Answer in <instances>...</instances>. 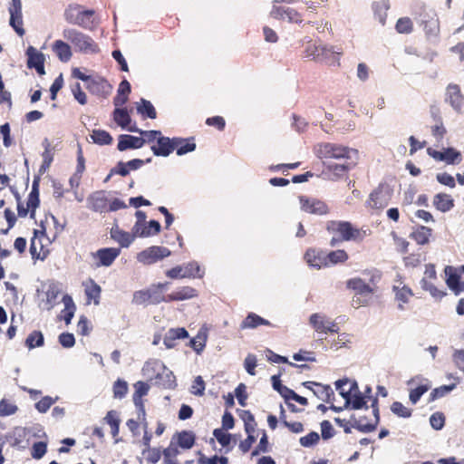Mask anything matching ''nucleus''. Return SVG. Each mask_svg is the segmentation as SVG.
<instances>
[{
	"label": "nucleus",
	"mask_w": 464,
	"mask_h": 464,
	"mask_svg": "<svg viewBox=\"0 0 464 464\" xmlns=\"http://www.w3.org/2000/svg\"><path fill=\"white\" fill-rule=\"evenodd\" d=\"M65 21L73 25H78L86 30H93L98 24L95 11L93 9H83L78 4L69 5L63 13Z\"/></svg>",
	"instance_id": "1"
},
{
	"label": "nucleus",
	"mask_w": 464,
	"mask_h": 464,
	"mask_svg": "<svg viewBox=\"0 0 464 464\" xmlns=\"http://www.w3.org/2000/svg\"><path fill=\"white\" fill-rule=\"evenodd\" d=\"M325 228L330 234L338 235L343 241L361 242L369 235V229L356 227L351 222L343 220H329Z\"/></svg>",
	"instance_id": "2"
},
{
	"label": "nucleus",
	"mask_w": 464,
	"mask_h": 464,
	"mask_svg": "<svg viewBox=\"0 0 464 464\" xmlns=\"http://www.w3.org/2000/svg\"><path fill=\"white\" fill-rule=\"evenodd\" d=\"M169 282L152 284L150 287L134 292L132 303L137 305L159 304L168 303L165 289Z\"/></svg>",
	"instance_id": "3"
},
{
	"label": "nucleus",
	"mask_w": 464,
	"mask_h": 464,
	"mask_svg": "<svg viewBox=\"0 0 464 464\" xmlns=\"http://www.w3.org/2000/svg\"><path fill=\"white\" fill-rule=\"evenodd\" d=\"M63 37L69 41L76 52L94 54L100 52L98 44L90 35L74 28H67L63 32Z\"/></svg>",
	"instance_id": "4"
},
{
	"label": "nucleus",
	"mask_w": 464,
	"mask_h": 464,
	"mask_svg": "<svg viewBox=\"0 0 464 464\" xmlns=\"http://www.w3.org/2000/svg\"><path fill=\"white\" fill-rule=\"evenodd\" d=\"M315 153L322 160H350L351 154L357 150L338 143L324 142L316 146Z\"/></svg>",
	"instance_id": "5"
},
{
	"label": "nucleus",
	"mask_w": 464,
	"mask_h": 464,
	"mask_svg": "<svg viewBox=\"0 0 464 464\" xmlns=\"http://www.w3.org/2000/svg\"><path fill=\"white\" fill-rule=\"evenodd\" d=\"M16 198L18 200L17 204V212L18 216L21 218H24L27 216L28 212H30L31 218L34 217L35 209L38 208L40 204L39 198V178H35L33 181L31 192L28 195L26 207H24L23 203L20 201L19 195H16Z\"/></svg>",
	"instance_id": "6"
},
{
	"label": "nucleus",
	"mask_w": 464,
	"mask_h": 464,
	"mask_svg": "<svg viewBox=\"0 0 464 464\" xmlns=\"http://www.w3.org/2000/svg\"><path fill=\"white\" fill-rule=\"evenodd\" d=\"M391 191L388 185L381 183L369 195L366 206L372 209L380 210L384 208L391 200Z\"/></svg>",
	"instance_id": "7"
},
{
	"label": "nucleus",
	"mask_w": 464,
	"mask_h": 464,
	"mask_svg": "<svg viewBox=\"0 0 464 464\" xmlns=\"http://www.w3.org/2000/svg\"><path fill=\"white\" fill-rule=\"evenodd\" d=\"M171 255V251L160 246H150L137 255V260L144 265L154 264Z\"/></svg>",
	"instance_id": "8"
},
{
	"label": "nucleus",
	"mask_w": 464,
	"mask_h": 464,
	"mask_svg": "<svg viewBox=\"0 0 464 464\" xmlns=\"http://www.w3.org/2000/svg\"><path fill=\"white\" fill-rule=\"evenodd\" d=\"M301 209L306 213L324 216L330 212L329 206L323 200L306 196H299Z\"/></svg>",
	"instance_id": "9"
},
{
	"label": "nucleus",
	"mask_w": 464,
	"mask_h": 464,
	"mask_svg": "<svg viewBox=\"0 0 464 464\" xmlns=\"http://www.w3.org/2000/svg\"><path fill=\"white\" fill-rule=\"evenodd\" d=\"M271 17L277 20H286L292 24H301L304 19V15L293 7L278 6L274 5L270 11Z\"/></svg>",
	"instance_id": "10"
},
{
	"label": "nucleus",
	"mask_w": 464,
	"mask_h": 464,
	"mask_svg": "<svg viewBox=\"0 0 464 464\" xmlns=\"http://www.w3.org/2000/svg\"><path fill=\"white\" fill-rule=\"evenodd\" d=\"M355 163L350 160H343V163H327L322 172L328 179L338 180L343 179L353 168Z\"/></svg>",
	"instance_id": "11"
},
{
	"label": "nucleus",
	"mask_w": 464,
	"mask_h": 464,
	"mask_svg": "<svg viewBox=\"0 0 464 464\" xmlns=\"http://www.w3.org/2000/svg\"><path fill=\"white\" fill-rule=\"evenodd\" d=\"M461 266L457 268L451 266H447L444 269L446 284L448 287L455 293V295L464 292V286L462 285L463 274H461Z\"/></svg>",
	"instance_id": "12"
},
{
	"label": "nucleus",
	"mask_w": 464,
	"mask_h": 464,
	"mask_svg": "<svg viewBox=\"0 0 464 464\" xmlns=\"http://www.w3.org/2000/svg\"><path fill=\"white\" fill-rule=\"evenodd\" d=\"M437 273L435 269V266L432 264H428L425 266L424 277L421 279L420 284L423 290L430 292V294L435 298H442L446 294L445 292L438 289L433 283L432 280H435L437 277Z\"/></svg>",
	"instance_id": "13"
},
{
	"label": "nucleus",
	"mask_w": 464,
	"mask_h": 464,
	"mask_svg": "<svg viewBox=\"0 0 464 464\" xmlns=\"http://www.w3.org/2000/svg\"><path fill=\"white\" fill-rule=\"evenodd\" d=\"M120 254L121 248L104 247L98 249L92 256L96 260L95 266L100 267L111 266Z\"/></svg>",
	"instance_id": "14"
},
{
	"label": "nucleus",
	"mask_w": 464,
	"mask_h": 464,
	"mask_svg": "<svg viewBox=\"0 0 464 464\" xmlns=\"http://www.w3.org/2000/svg\"><path fill=\"white\" fill-rule=\"evenodd\" d=\"M303 386L312 391L314 396L319 400L326 403L333 402L334 392L330 385L322 384L316 382H303Z\"/></svg>",
	"instance_id": "15"
},
{
	"label": "nucleus",
	"mask_w": 464,
	"mask_h": 464,
	"mask_svg": "<svg viewBox=\"0 0 464 464\" xmlns=\"http://www.w3.org/2000/svg\"><path fill=\"white\" fill-rule=\"evenodd\" d=\"M309 322L314 331L319 334H337L339 332V326L335 322H331L319 314H313L309 318Z\"/></svg>",
	"instance_id": "16"
},
{
	"label": "nucleus",
	"mask_w": 464,
	"mask_h": 464,
	"mask_svg": "<svg viewBox=\"0 0 464 464\" xmlns=\"http://www.w3.org/2000/svg\"><path fill=\"white\" fill-rule=\"evenodd\" d=\"M134 393L132 395L133 403L137 409V414L140 418L144 419V401L142 398L149 392L150 386L147 382L139 381L134 383Z\"/></svg>",
	"instance_id": "17"
},
{
	"label": "nucleus",
	"mask_w": 464,
	"mask_h": 464,
	"mask_svg": "<svg viewBox=\"0 0 464 464\" xmlns=\"http://www.w3.org/2000/svg\"><path fill=\"white\" fill-rule=\"evenodd\" d=\"M27 54V66L32 69L34 68L39 75L45 73L44 70V56L42 53L38 52L34 47L29 46L26 50Z\"/></svg>",
	"instance_id": "18"
},
{
	"label": "nucleus",
	"mask_w": 464,
	"mask_h": 464,
	"mask_svg": "<svg viewBox=\"0 0 464 464\" xmlns=\"http://www.w3.org/2000/svg\"><path fill=\"white\" fill-rule=\"evenodd\" d=\"M174 138L165 137L160 133L157 140V143L150 147L155 156L168 157L173 151Z\"/></svg>",
	"instance_id": "19"
},
{
	"label": "nucleus",
	"mask_w": 464,
	"mask_h": 464,
	"mask_svg": "<svg viewBox=\"0 0 464 464\" xmlns=\"http://www.w3.org/2000/svg\"><path fill=\"white\" fill-rule=\"evenodd\" d=\"M446 95V101L450 102L454 110L461 111L464 109V97L459 85L450 84L447 87Z\"/></svg>",
	"instance_id": "20"
},
{
	"label": "nucleus",
	"mask_w": 464,
	"mask_h": 464,
	"mask_svg": "<svg viewBox=\"0 0 464 464\" xmlns=\"http://www.w3.org/2000/svg\"><path fill=\"white\" fill-rule=\"evenodd\" d=\"M304 259L314 267L321 268L328 266L326 253L320 249H307L304 254Z\"/></svg>",
	"instance_id": "21"
},
{
	"label": "nucleus",
	"mask_w": 464,
	"mask_h": 464,
	"mask_svg": "<svg viewBox=\"0 0 464 464\" xmlns=\"http://www.w3.org/2000/svg\"><path fill=\"white\" fill-rule=\"evenodd\" d=\"M198 295V292L192 286L184 285L172 293L167 295L168 303L184 301L195 298Z\"/></svg>",
	"instance_id": "22"
},
{
	"label": "nucleus",
	"mask_w": 464,
	"mask_h": 464,
	"mask_svg": "<svg viewBox=\"0 0 464 464\" xmlns=\"http://www.w3.org/2000/svg\"><path fill=\"white\" fill-rule=\"evenodd\" d=\"M145 144V140L140 137H135L128 134H121L119 136V141L117 145V149L120 151H124L127 150H135L140 149Z\"/></svg>",
	"instance_id": "23"
},
{
	"label": "nucleus",
	"mask_w": 464,
	"mask_h": 464,
	"mask_svg": "<svg viewBox=\"0 0 464 464\" xmlns=\"http://www.w3.org/2000/svg\"><path fill=\"white\" fill-rule=\"evenodd\" d=\"M188 337V333L184 327L170 328L165 334L163 343L166 348L172 349L176 347L177 341Z\"/></svg>",
	"instance_id": "24"
},
{
	"label": "nucleus",
	"mask_w": 464,
	"mask_h": 464,
	"mask_svg": "<svg viewBox=\"0 0 464 464\" xmlns=\"http://www.w3.org/2000/svg\"><path fill=\"white\" fill-rule=\"evenodd\" d=\"M84 285V293L86 295V303L90 304L92 302L98 305L100 304L102 288L101 286L92 278H90Z\"/></svg>",
	"instance_id": "25"
},
{
	"label": "nucleus",
	"mask_w": 464,
	"mask_h": 464,
	"mask_svg": "<svg viewBox=\"0 0 464 464\" xmlns=\"http://www.w3.org/2000/svg\"><path fill=\"white\" fill-rule=\"evenodd\" d=\"M111 237L118 242L121 247H129L134 239L139 237L132 230L130 233L116 227L111 229Z\"/></svg>",
	"instance_id": "26"
},
{
	"label": "nucleus",
	"mask_w": 464,
	"mask_h": 464,
	"mask_svg": "<svg viewBox=\"0 0 464 464\" xmlns=\"http://www.w3.org/2000/svg\"><path fill=\"white\" fill-rule=\"evenodd\" d=\"M195 435L192 431L189 430H182L180 432H177L171 440L174 441V445L177 447H180L184 450L191 449L195 444Z\"/></svg>",
	"instance_id": "27"
},
{
	"label": "nucleus",
	"mask_w": 464,
	"mask_h": 464,
	"mask_svg": "<svg viewBox=\"0 0 464 464\" xmlns=\"http://www.w3.org/2000/svg\"><path fill=\"white\" fill-rule=\"evenodd\" d=\"M87 89L92 94L107 96L112 87L105 79H92L90 82H88Z\"/></svg>",
	"instance_id": "28"
},
{
	"label": "nucleus",
	"mask_w": 464,
	"mask_h": 464,
	"mask_svg": "<svg viewBox=\"0 0 464 464\" xmlns=\"http://www.w3.org/2000/svg\"><path fill=\"white\" fill-rule=\"evenodd\" d=\"M346 285L348 288L355 292L356 296H370L372 294V288L360 277L349 279Z\"/></svg>",
	"instance_id": "29"
},
{
	"label": "nucleus",
	"mask_w": 464,
	"mask_h": 464,
	"mask_svg": "<svg viewBox=\"0 0 464 464\" xmlns=\"http://www.w3.org/2000/svg\"><path fill=\"white\" fill-rule=\"evenodd\" d=\"M433 230L425 226H418L411 234L410 237L414 240L418 245H428L432 237Z\"/></svg>",
	"instance_id": "30"
},
{
	"label": "nucleus",
	"mask_w": 464,
	"mask_h": 464,
	"mask_svg": "<svg viewBox=\"0 0 464 464\" xmlns=\"http://www.w3.org/2000/svg\"><path fill=\"white\" fill-rule=\"evenodd\" d=\"M174 150H176L177 154L179 156L194 151L196 150L195 139L193 137L187 139L175 137Z\"/></svg>",
	"instance_id": "31"
},
{
	"label": "nucleus",
	"mask_w": 464,
	"mask_h": 464,
	"mask_svg": "<svg viewBox=\"0 0 464 464\" xmlns=\"http://www.w3.org/2000/svg\"><path fill=\"white\" fill-rule=\"evenodd\" d=\"M52 50L61 62L66 63L72 58L71 46L63 40H56L52 45Z\"/></svg>",
	"instance_id": "32"
},
{
	"label": "nucleus",
	"mask_w": 464,
	"mask_h": 464,
	"mask_svg": "<svg viewBox=\"0 0 464 464\" xmlns=\"http://www.w3.org/2000/svg\"><path fill=\"white\" fill-rule=\"evenodd\" d=\"M372 8L375 19H377L382 25H385L387 12L390 9V1H373Z\"/></svg>",
	"instance_id": "33"
},
{
	"label": "nucleus",
	"mask_w": 464,
	"mask_h": 464,
	"mask_svg": "<svg viewBox=\"0 0 464 464\" xmlns=\"http://www.w3.org/2000/svg\"><path fill=\"white\" fill-rule=\"evenodd\" d=\"M259 325L270 326L271 323L255 313H249L240 324L241 329L256 328Z\"/></svg>",
	"instance_id": "34"
},
{
	"label": "nucleus",
	"mask_w": 464,
	"mask_h": 464,
	"mask_svg": "<svg viewBox=\"0 0 464 464\" xmlns=\"http://www.w3.org/2000/svg\"><path fill=\"white\" fill-rule=\"evenodd\" d=\"M433 205L438 210L447 212L454 207V200L450 195L439 193L434 196Z\"/></svg>",
	"instance_id": "35"
},
{
	"label": "nucleus",
	"mask_w": 464,
	"mask_h": 464,
	"mask_svg": "<svg viewBox=\"0 0 464 464\" xmlns=\"http://www.w3.org/2000/svg\"><path fill=\"white\" fill-rule=\"evenodd\" d=\"M421 25L427 37H436L440 34V22L439 19L433 15L429 16L427 19L421 21Z\"/></svg>",
	"instance_id": "36"
},
{
	"label": "nucleus",
	"mask_w": 464,
	"mask_h": 464,
	"mask_svg": "<svg viewBox=\"0 0 464 464\" xmlns=\"http://www.w3.org/2000/svg\"><path fill=\"white\" fill-rule=\"evenodd\" d=\"M63 303L64 304V308L61 312V316L64 320L65 324H69L74 315L76 306L72 296L69 295H63Z\"/></svg>",
	"instance_id": "37"
},
{
	"label": "nucleus",
	"mask_w": 464,
	"mask_h": 464,
	"mask_svg": "<svg viewBox=\"0 0 464 464\" xmlns=\"http://www.w3.org/2000/svg\"><path fill=\"white\" fill-rule=\"evenodd\" d=\"M304 50L302 51L301 56L311 61L317 62L319 58L320 45H317L313 40L309 39L302 43Z\"/></svg>",
	"instance_id": "38"
},
{
	"label": "nucleus",
	"mask_w": 464,
	"mask_h": 464,
	"mask_svg": "<svg viewBox=\"0 0 464 464\" xmlns=\"http://www.w3.org/2000/svg\"><path fill=\"white\" fill-rule=\"evenodd\" d=\"M161 226L157 220H150L144 224L139 232L136 234L139 237H149L158 235L160 232Z\"/></svg>",
	"instance_id": "39"
},
{
	"label": "nucleus",
	"mask_w": 464,
	"mask_h": 464,
	"mask_svg": "<svg viewBox=\"0 0 464 464\" xmlns=\"http://www.w3.org/2000/svg\"><path fill=\"white\" fill-rule=\"evenodd\" d=\"M39 235L41 237L44 236V232H40L37 229L34 230V237L31 239L30 244V253L33 258H41V252L43 250V245L41 243V239L39 238ZM44 258V256H42V259Z\"/></svg>",
	"instance_id": "40"
},
{
	"label": "nucleus",
	"mask_w": 464,
	"mask_h": 464,
	"mask_svg": "<svg viewBox=\"0 0 464 464\" xmlns=\"http://www.w3.org/2000/svg\"><path fill=\"white\" fill-rule=\"evenodd\" d=\"M103 420L110 425L111 432L113 438L117 437L120 431L121 420L116 411H109Z\"/></svg>",
	"instance_id": "41"
},
{
	"label": "nucleus",
	"mask_w": 464,
	"mask_h": 464,
	"mask_svg": "<svg viewBox=\"0 0 464 464\" xmlns=\"http://www.w3.org/2000/svg\"><path fill=\"white\" fill-rule=\"evenodd\" d=\"M114 121L122 129L130 127L131 118L126 109L116 108L113 111Z\"/></svg>",
	"instance_id": "42"
},
{
	"label": "nucleus",
	"mask_w": 464,
	"mask_h": 464,
	"mask_svg": "<svg viewBox=\"0 0 464 464\" xmlns=\"http://www.w3.org/2000/svg\"><path fill=\"white\" fill-rule=\"evenodd\" d=\"M349 258L347 252L343 249L334 250L326 253L328 266L345 263Z\"/></svg>",
	"instance_id": "43"
},
{
	"label": "nucleus",
	"mask_w": 464,
	"mask_h": 464,
	"mask_svg": "<svg viewBox=\"0 0 464 464\" xmlns=\"http://www.w3.org/2000/svg\"><path fill=\"white\" fill-rule=\"evenodd\" d=\"M137 111L143 118L156 119L157 111L150 101L145 99L140 100V103L137 106Z\"/></svg>",
	"instance_id": "44"
},
{
	"label": "nucleus",
	"mask_w": 464,
	"mask_h": 464,
	"mask_svg": "<svg viewBox=\"0 0 464 464\" xmlns=\"http://www.w3.org/2000/svg\"><path fill=\"white\" fill-rule=\"evenodd\" d=\"M179 454V450L174 441L171 440L169 447L163 450V463L164 464H179L177 460V456Z\"/></svg>",
	"instance_id": "45"
},
{
	"label": "nucleus",
	"mask_w": 464,
	"mask_h": 464,
	"mask_svg": "<svg viewBox=\"0 0 464 464\" xmlns=\"http://www.w3.org/2000/svg\"><path fill=\"white\" fill-rule=\"evenodd\" d=\"M92 141L98 145H110L112 143L111 135L104 130H93L91 135Z\"/></svg>",
	"instance_id": "46"
},
{
	"label": "nucleus",
	"mask_w": 464,
	"mask_h": 464,
	"mask_svg": "<svg viewBox=\"0 0 464 464\" xmlns=\"http://www.w3.org/2000/svg\"><path fill=\"white\" fill-rule=\"evenodd\" d=\"M129 131L131 132H138L141 135L140 138L145 140V143H150L158 140L159 136H160L161 131L160 130H143L139 129L136 124L131 125L130 128H128Z\"/></svg>",
	"instance_id": "47"
},
{
	"label": "nucleus",
	"mask_w": 464,
	"mask_h": 464,
	"mask_svg": "<svg viewBox=\"0 0 464 464\" xmlns=\"http://www.w3.org/2000/svg\"><path fill=\"white\" fill-rule=\"evenodd\" d=\"M213 435L222 447L227 448V453L232 450L233 446L229 447L232 441V435L230 433L226 432L222 429H215Z\"/></svg>",
	"instance_id": "48"
},
{
	"label": "nucleus",
	"mask_w": 464,
	"mask_h": 464,
	"mask_svg": "<svg viewBox=\"0 0 464 464\" xmlns=\"http://www.w3.org/2000/svg\"><path fill=\"white\" fill-rule=\"evenodd\" d=\"M241 420L244 421L245 430L246 433H255L256 422L254 415L250 411H241L239 413Z\"/></svg>",
	"instance_id": "49"
},
{
	"label": "nucleus",
	"mask_w": 464,
	"mask_h": 464,
	"mask_svg": "<svg viewBox=\"0 0 464 464\" xmlns=\"http://www.w3.org/2000/svg\"><path fill=\"white\" fill-rule=\"evenodd\" d=\"M347 379H342L335 382L336 389L339 391L341 396L345 400V406L350 403V395L353 393V389H357L356 382H353L348 391L343 389V386L348 383Z\"/></svg>",
	"instance_id": "50"
},
{
	"label": "nucleus",
	"mask_w": 464,
	"mask_h": 464,
	"mask_svg": "<svg viewBox=\"0 0 464 464\" xmlns=\"http://www.w3.org/2000/svg\"><path fill=\"white\" fill-rule=\"evenodd\" d=\"M10 21L9 24L19 36H24L25 30L24 29L23 14L22 13H9Z\"/></svg>",
	"instance_id": "51"
},
{
	"label": "nucleus",
	"mask_w": 464,
	"mask_h": 464,
	"mask_svg": "<svg viewBox=\"0 0 464 464\" xmlns=\"http://www.w3.org/2000/svg\"><path fill=\"white\" fill-rule=\"evenodd\" d=\"M352 427L361 432H372L376 430V423L369 422L365 418L354 419Z\"/></svg>",
	"instance_id": "52"
},
{
	"label": "nucleus",
	"mask_w": 464,
	"mask_h": 464,
	"mask_svg": "<svg viewBox=\"0 0 464 464\" xmlns=\"http://www.w3.org/2000/svg\"><path fill=\"white\" fill-rule=\"evenodd\" d=\"M281 422L293 433H301L304 431V425L300 421H288L286 420L285 412L284 408L281 406Z\"/></svg>",
	"instance_id": "53"
},
{
	"label": "nucleus",
	"mask_w": 464,
	"mask_h": 464,
	"mask_svg": "<svg viewBox=\"0 0 464 464\" xmlns=\"http://www.w3.org/2000/svg\"><path fill=\"white\" fill-rule=\"evenodd\" d=\"M393 291L395 292L396 300L402 304L408 303L410 298L413 295L411 289L406 285H394Z\"/></svg>",
	"instance_id": "54"
},
{
	"label": "nucleus",
	"mask_w": 464,
	"mask_h": 464,
	"mask_svg": "<svg viewBox=\"0 0 464 464\" xmlns=\"http://www.w3.org/2000/svg\"><path fill=\"white\" fill-rule=\"evenodd\" d=\"M187 278H202L204 272L197 262H189L183 266Z\"/></svg>",
	"instance_id": "55"
},
{
	"label": "nucleus",
	"mask_w": 464,
	"mask_h": 464,
	"mask_svg": "<svg viewBox=\"0 0 464 464\" xmlns=\"http://www.w3.org/2000/svg\"><path fill=\"white\" fill-rule=\"evenodd\" d=\"M395 29L399 34H409L413 31V24L410 17H401L397 20Z\"/></svg>",
	"instance_id": "56"
},
{
	"label": "nucleus",
	"mask_w": 464,
	"mask_h": 464,
	"mask_svg": "<svg viewBox=\"0 0 464 464\" xmlns=\"http://www.w3.org/2000/svg\"><path fill=\"white\" fill-rule=\"evenodd\" d=\"M25 345L29 349L44 345V335L40 331H33L25 340Z\"/></svg>",
	"instance_id": "57"
},
{
	"label": "nucleus",
	"mask_w": 464,
	"mask_h": 464,
	"mask_svg": "<svg viewBox=\"0 0 464 464\" xmlns=\"http://www.w3.org/2000/svg\"><path fill=\"white\" fill-rule=\"evenodd\" d=\"M273 388L279 392V394L287 401H289V395L292 392V389L283 385L280 381L279 375H274L271 378Z\"/></svg>",
	"instance_id": "58"
},
{
	"label": "nucleus",
	"mask_w": 464,
	"mask_h": 464,
	"mask_svg": "<svg viewBox=\"0 0 464 464\" xmlns=\"http://www.w3.org/2000/svg\"><path fill=\"white\" fill-rule=\"evenodd\" d=\"M271 450L270 443L268 441V437L266 431H263V436L261 437L259 443L257 446L252 450L251 458L256 457L261 453H267Z\"/></svg>",
	"instance_id": "59"
},
{
	"label": "nucleus",
	"mask_w": 464,
	"mask_h": 464,
	"mask_svg": "<svg viewBox=\"0 0 464 464\" xmlns=\"http://www.w3.org/2000/svg\"><path fill=\"white\" fill-rule=\"evenodd\" d=\"M142 455L148 463L156 464L163 455V451L161 452L158 448L149 447L142 450Z\"/></svg>",
	"instance_id": "60"
},
{
	"label": "nucleus",
	"mask_w": 464,
	"mask_h": 464,
	"mask_svg": "<svg viewBox=\"0 0 464 464\" xmlns=\"http://www.w3.org/2000/svg\"><path fill=\"white\" fill-rule=\"evenodd\" d=\"M113 396L116 399H122L128 392V383L124 380L118 379L112 387Z\"/></svg>",
	"instance_id": "61"
},
{
	"label": "nucleus",
	"mask_w": 464,
	"mask_h": 464,
	"mask_svg": "<svg viewBox=\"0 0 464 464\" xmlns=\"http://www.w3.org/2000/svg\"><path fill=\"white\" fill-rule=\"evenodd\" d=\"M18 407L9 400L2 399L0 401V417H5L14 414Z\"/></svg>",
	"instance_id": "62"
},
{
	"label": "nucleus",
	"mask_w": 464,
	"mask_h": 464,
	"mask_svg": "<svg viewBox=\"0 0 464 464\" xmlns=\"http://www.w3.org/2000/svg\"><path fill=\"white\" fill-rule=\"evenodd\" d=\"M455 384H450L435 388L430 394V401H435L437 399L444 397L446 394L451 392L455 388Z\"/></svg>",
	"instance_id": "63"
},
{
	"label": "nucleus",
	"mask_w": 464,
	"mask_h": 464,
	"mask_svg": "<svg viewBox=\"0 0 464 464\" xmlns=\"http://www.w3.org/2000/svg\"><path fill=\"white\" fill-rule=\"evenodd\" d=\"M198 463L199 464H227L228 459L224 456L218 457V456L215 455L211 458H207L204 455H202L198 459Z\"/></svg>",
	"instance_id": "64"
}]
</instances>
